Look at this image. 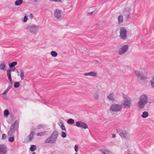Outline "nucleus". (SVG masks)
I'll use <instances>...</instances> for the list:
<instances>
[{
  "label": "nucleus",
  "mask_w": 154,
  "mask_h": 154,
  "mask_svg": "<svg viewBox=\"0 0 154 154\" xmlns=\"http://www.w3.org/2000/svg\"><path fill=\"white\" fill-rule=\"evenodd\" d=\"M74 122V119H70L68 120L67 123L68 124H72Z\"/></svg>",
  "instance_id": "nucleus-30"
},
{
  "label": "nucleus",
  "mask_w": 154,
  "mask_h": 154,
  "mask_svg": "<svg viewBox=\"0 0 154 154\" xmlns=\"http://www.w3.org/2000/svg\"><path fill=\"white\" fill-rule=\"evenodd\" d=\"M20 76L22 80H23L24 79V74L23 69H20Z\"/></svg>",
  "instance_id": "nucleus-26"
},
{
  "label": "nucleus",
  "mask_w": 154,
  "mask_h": 154,
  "mask_svg": "<svg viewBox=\"0 0 154 154\" xmlns=\"http://www.w3.org/2000/svg\"><path fill=\"white\" fill-rule=\"evenodd\" d=\"M122 105L113 103L112 104L110 107V111L112 112H120L122 109Z\"/></svg>",
  "instance_id": "nucleus-5"
},
{
  "label": "nucleus",
  "mask_w": 154,
  "mask_h": 154,
  "mask_svg": "<svg viewBox=\"0 0 154 154\" xmlns=\"http://www.w3.org/2000/svg\"><path fill=\"white\" fill-rule=\"evenodd\" d=\"M8 79H9V80L11 84H12V79L11 78V76L8 77Z\"/></svg>",
  "instance_id": "nucleus-42"
},
{
  "label": "nucleus",
  "mask_w": 154,
  "mask_h": 154,
  "mask_svg": "<svg viewBox=\"0 0 154 154\" xmlns=\"http://www.w3.org/2000/svg\"><path fill=\"white\" fill-rule=\"evenodd\" d=\"M39 26L35 24L28 25L26 27V29L32 34L36 35L39 30Z\"/></svg>",
  "instance_id": "nucleus-3"
},
{
  "label": "nucleus",
  "mask_w": 154,
  "mask_h": 154,
  "mask_svg": "<svg viewBox=\"0 0 154 154\" xmlns=\"http://www.w3.org/2000/svg\"><path fill=\"white\" fill-rule=\"evenodd\" d=\"M107 98L110 101L114 102L115 100V97L114 94L113 93H111L107 96Z\"/></svg>",
  "instance_id": "nucleus-16"
},
{
  "label": "nucleus",
  "mask_w": 154,
  "mask_h": 154,
  "mask_svg": "<svg viewBox=\"0 0 154 154\" xmlns=\"http://www.w3.org/2000/svg\"><path fill=\"white\" fill-rule=\"evenodd\" d=\"M51 54L52 57H57L58 55L57 53L54 51H52L51 52Z\"/></svg>",
  "instance_id": "nucleus-27"
},
{
  "label": "nucleus",
  "mask_w": 154,
  "mask_h": 154,
  "mask_svg": "<svg viewBox=\"0 0 154 154\" xmlns=\"http://www.w3.org/2000/svg\"><path fill=\"white\" fill-rule=\"evenodd\" d=\"M75 126L78 127L82 128L85 129L88 128V125L86 123L79 121L76 122Z\"/></svg>",
  "instance_id": "nucleus-11"
},
{
  "label": "nucleus",
  "mask_w": 154,
  "mask_h": 154,
  "mask_svg": "<svg viewBox=\"0 0 154 154\" xmlns=\"http://www.w3.org/2000/svg\"><path fill=\"white\" fill-rule=\"evenodd\" d=\"M18 123L17 121H15L14 123L12 124L9 131L8 133V136H11L15 132H16L18 134Z\"/></svg>",
  "instance_id": "nucleus-4"
},
{
  "label": "nucleus",
  "mask_w": 154,
  "mask_h": 154,
  "mask_svg": "<svg viewBox=\"0 0 154 154\" xmlns=\"http://www.w3.org/2000/svg\"><path fill=\"white\" fill-rule=\"evenodd\" d=\"M78 145L76 144L75 145L74 147L75 150L76 152H77L78 151Z\"/></svg>",
  "instance_id": "nucleus-40"
},
{
  "label": "nucleus",
  "mask_w": 154,
  "mask_h": 154,
  "mask_svg": "<svg viewBox=\"0 0 154 154\" xmlns=\"http://www.w3.org/2000/svg\"><path fill=\"white\" fill-rule=\"evenodd\" d=\"M120 38L123 40H126L127 38V31L124 27H121L120 29Z\"/></svg>",
  "instance_id": "nucleus-7"
},
{
  "label": "nucleus",
  "mask_w": 154,
  "mask_h": 154,
  "mask_svg": "<svg viewBox=\"0 0 154 154\" xmlns=\"http://www.w3.org/2000/svg\"><path fill=\"white\" fill-rule=\"evenodd\" d=\"M148 101V98L147 95L145 94L142 95L140 96L137 103L138 107L141 109H143L147 104Z\"/></svg>",
  "instance_id": "nucleus-1"
},
{
  "label": "nucleus",
  "mask_w": 154,
  "mask_h": 154,
  "mask_svg": "<svg viewBox=\"0 0 154 154\" xmlns=\"http://www.w3.org/2000/svg\"><path fill=\"white\" fill-rule=\"evenodd\" d=\"M35 129L34 128H32L31 129L30 133L28 136V138L29 139V142L31 141L34 139V136L35 132Z\"/></svg>",
  "instance_id": "nucleus-12"
},
{
  "label": "nucleus",
  "mask_w": 154,
  "mask_h": 154,
  "mask_svg": "<svg viewBox=\"0 0 154 154\" xmlns=\"http://www.w3.org/2000/svg\"><path fill=\"white\" fill-rule=\"evenodd\" d=\"M84 75L85 76H91L96 77L97 76V72H85L84 73Z\"/></svg>",
  "instance_id": "nucleus-17"
},
{
  "label": "nucleus",
  "mask_w": 154,
  "mask_h": 154,
  "mask_svg": "<svg viewBox=\"0 0 154 154\" xmlns=\"http://www.w3.org/2000/svg\"><path fill=\"white\" fill-rule=\"evenodd\" d=\"M20 84L19 82H16L14 84V87L15 88H18L20 86Z\"/></svg>",
  "instance_id": "nucleus-33"
},
{
  "label": "nucleus",
  "mask_w": 154,
  "mask_h": 154,
  "mask_svg": "<svg viewBox=\"0 0 154 154\" xmlns=\"http://www.w3.org/2000/svg\"><path fill=\"white\" fill-rule=\"evenodd\" d=\"M33 17V16L32 14H30L29 15V18L31 19H32V18Z\"/></svg>",
  "instance_id": "nucleus-43"
},
{
  "label": "nucleus",
  "mask_w": 154,
  "mask_h": 154,
  "mask_svg": "<svg viewBox=\"0 0 154 154\" xmlns=\"http://www.w3.org/2000/svg\"><path fill=\"white\" fill-rule=\"evenodd\" d=\"M23 2V0H17L15 2V4L16 6H19Z\"/></svg>",
  "instance_id": "nucleus-22"
},
{
  "label": "nucleus",
  "mask_w": 154,
  "mask_h": 154,
  "mask_svg": "<svg viewBox=\"0 0 154 154\" xmlns=\"http://www.w3.org/2000/svg\"><path fill=\"white\" fill-rule=\"evenodd\" d=\"M7 152L5 146L4 144H0V154H5Z\"/></svg>",
  "instance_id": "nucleus-14"
},
{
  "label": "nucleus",
  "mask_w": 154,
  "mask_h": 154,
  "mask_svg": "<svg viewBox=\"0 0 154 154\" xmlns=\"http://www.w3.org/2000/svg\"><path fill=\"white\" fill-rule=\"evenodd\" d=\"M32 154H35V152H33Z\"/></svg>",
  "instance_id": "nucleus-53"
},
{
  "label": "nucleus",
  "mask_w": 154,
  "mask_h": 154,
  "mask_svg": "<svg viewBox=\"0 0 154 154\" xmlns=\"http://www.w3.org/2000/svg\"><path fill=\"white\" fill-rule=\"evenodd\" d=\"M112 138H114L116 137V135L114 134H112Z\"/></svg>",
  "instance_id": "nucleus-47"
},
{
  "label": "nucleus",
  "mask_w": 154,
  "mask_h": 154,
  "mask_svg": "<svg viewBox=\"0 0 154 154\" xmlns=\"http://www.w3.org/2000/svg\"><path fill=\"white\" fill-rule=\"evenodd\" d=\"M124 16H125L126 20H128L129 18V13H127L126 14H124Z\"/></svg>",
  "instance_id": "nucleus-38"
},
{
  "label": "nucleus",
  "mask_w": 154,
  "mask_h": 154,
  "mask_svg": "<svg viewBox=\"0 0 154 154\" xmlns=\"http://www.w3.org/2000/svg\"><path fill=\"white\" fill-rule=\"evenodd\" d=\"M17 72L18 73L17 75H18V76H19V74H18V73H19V71H17Z\"/></svg>",
  "instance_id": "nucleus-50"
},
{
  "label": "nucleus",
  "mask_w": 154,
  "mask_h": 154,
  "mask_svg": "<svg viewBox=\"0 0 154 154\" xmlns=\"http://www.w3.org/2000/svg\"><path fill=\"white\" fill-rule=\"evenodd\" d=\"M11 86H9L8 88H7L6 89V90H7L8 91L11 88Z\"/></svg>",
  "instance_id": "nucleus-46"
},
{
  "label": "nucleus",
  "mask_w": 154,
  "mask_h": 154,
  "mask_svg": "<svg viewBox=\"0 0 154 154\" xmlns=\"http://www.w3.org/2000/svg\"><path fill=\"white\" fill-rule=\"evenodd\" d=\"M8 91H7V90H6L2 94V95H4Z\"/></svg>",
  "instance_id": "nucleus-45"
},
{
  "label": "nucleus",
  "mask_w": 154,
  "mask_h": 154,
  "mask_svg": "<svg viewBox=\"0 0 154 154\" xmlns=\"http://www.w3.org/2000/svg\"><path fill=\"white\" fill-rule=\"evenodd\" d=\"M36 149V146L35 145H31L30 148V150L32 151L33 152Z\"/></svg>",
  "instance_id": "nucleus-29"
},
{
  "label": "nucleus",
  "mask_w": 154,
  "mask_h": 154,
  "mask_svg": "<svg viewBox=\"0 0 154 154\" xmlns=\"http://www.w3.org/2000/svg\"><path fill=\"white\" fill-rule=\"evenodd\" d=\"M118 23L119 24L123 22V16L122 15H120L118 17Z\"/></svg>",
  "instance_id": "nucleus-18"
},
{
  "label": "nucleus",
  "mask_w": 154,
  "mask_h": 154,
  "mask_svg": "<svg viewBox=\"0 0 154 154\" xmlns=\"http://www.w3.org/2000/svg\"><path fill=\"white\" fill-rule=\"evenodd\" d=\"M51 1H54L55 2H61V0H50Z\"/></svg>",
  "instance_id": "nucleus-48"
},
{
  "label": "nucleus",
  "mask_w": 154,
  "mask_h": 154,
  "mask_svg": "<svg viewBox=\"0 0 154 154\" xmlns=\"http://www.w3.org/2000/svg\"><path fill=\"white\" fill-rule=\"evenodd\" d=\"M17 64V62L16 61H14L12 62L11 63L9 64V67L10 69H11L12 67L13 68L14 67V66Z\"/></svg>",
  "instance_id": "nucleus-20"
},
{
  "label": "nucleus",
  "mask_w": 154,
  "mask_h": 154,
  "mask_svg": "<svg viewBox=\"0 0 154 154\" xmlns=\"http://www.w3.org/2000/svg\"><path fill=\"white\" fill-rule=\"evenodd\" d=\"M8 141L10 142H13L14 141V138L13 137H11L8 138Z\"/></svg>",
  "instance_id": "nucleus-32"
},
{
  "label": "nucleus",
  "mask_w": 154,
  "mask_h": 154,
  "mask_svg": "<svg viewBox=\"0 0 154 154\" xmlns=\"http://www.w3.org/2000/svg\"><path fill=\"white\" fill-rule=\"evenodd\" d=\"M6 66L4 62L2 63L0 65V69L1 70L5 71L6 70Z\"/></svg>",
  "instance_id": "nucleus-21"
},
{
  "label": "nucleus",
  "mask_w": 154,
  "mask_h": 154,
  "mask_svg": "<svg viewBox=\"0 0 154 154\" xmlns=\"http://www.w3.org/2000/svg\"><path fill=\"white\" fill-rule=\"evenodd\" d=\"M54 18L57 19H61L63 16V12L61 10L58 9L54 11Z\"/></svg>",
  "instance_id": "nucleus-8"
},
{
  "label": "nucleus",
  "mask_w": 154,
  "mask_h": 154,
  "mask_svg": "<svg viewBox=\"0 0 154 154\" xmlns=\"http://www.w3.org/2000/svg\"><path fill=\"white\" fill-rule=\"evenodd\" d=\"M7 137L6 135L4 134H2V138L3 140L5 139Z\"/></svg>",
  "instance_id": "nucleus-41"
},
{
  "label": "nucleus",
  "mask_w": 154,
  "mask_h": 154,
  "mask_svg": "<svg viewBox=\"0 0 154 154\" xmlns=\"http://www.w3.org/2000/svg\"><path fill=\"white\" fill-rule=\"evenodd\" d=\"M33 0L34 1V2H36L38 1V0Z\"/></svg>",
  "instance_id": "nucleus-52"
},
{
  "label": "nucleus",
  "mask_w": 154,
  "mask_h": 154,
  "mask_svg": "<svg viewBox=\"0 0 154 154\" xmlns=\"http://www.w3.org/2000/svg\"><path fill=\"white\" fill-rule=\"evenodd\" d=\"M58 135V131H55L52 134L51 136L46 139L45 143H54L56 141Z\"/></svg>",
  "instance_id": "nucleus-2"
},
{
  "label": "nucleus",
  "mask_w": 154,
  "mask_h": 154,
  "mask_svg": "<svg viewBox=\"0 0 154 154\" xmlns=\"http://www.w3.org/2000/svg\"><path fill=\"white\" fill-rule=\"evenodd\" d=\"M148 112L146 111H144L143 112L141 117L143 118H146L148 117Z\"/></svg>",
  "instance_id": "nucleus-23"
},
{
  "label": "nucleus",
  "mask_w": 154,
  "mask_h": 154,
  "mask_svg": "<svg viewBox=\"0 0 154 154\" xmlns=\"http://www.w3.org/2000/svg\"><path fill=\"white\" fill-rule=\"evenodd\" d=\"M45 127V126L44 125H38L37 126L35 129V130L36 129H39L43 128Z\"/></svg>",
  "instance_id": "nucleus-28"
},
{
  "label": "nucleus",
  "mask_w": 154,
  "mask_h": 154,
  "mask_svg": "<svg viewBox=\"0 0 154 154\" xmlns=\"http://www.w3.org/2000/svg\"><path fill=\"white\" fill-rule=\"evenodd\" d=\"M4 113L5 116H7L9 115V112L7 109H5L4 111Z\"/></svg>",
  "instance_id": "nucleus-34"
},
{
  "label": "nucleus",
  "mask_w": 154,
  "mask_h": 154,
  "mask_svg": "<svg viewBox=\"0 0 154 154\" xmlns=\"http://www.w3.org/2000/svg\"><path fill=\"white\" fill-rule=\"evenodd\" d=\"M9 70H11V71H13L14 72L15 71V67H13V68L12 67L11 69H9Z\"/></svg>",
  "instance_id": "nucleus-44"
},
{
  "label": "nucleus",
  "mask_w": 154,
  "mask_h": 154,
  "mask_svg": "<svg viewBox=\"0 0 154 154\" xmlns=\"http://www.w3.org/2000/svg\"><path fill=\"white\" fill-rule=\"evenodd\" d=\"M27 17L26 15H25L24 17L23 22L24 23L26 22L27 20Z\"/></svg>",
  "instance_id": "nucleus-39"
},
{
  "label": "nucleus",
  "mask_w": 154,
  "mask_h": 154,
  "mask_svg": "<svg viewBox=\"0 0 154 154\" xmlns=\"http://www.w3.org/2000/svg\"><path fill=\"white\" fill-rule=\"evenodd\" d=\"M11 9L14 12H16L17 11V9L15 6H13L11 7Z\"/></svg>",
  "instance_id": "nucleus-37"
},
{
  "label": "nucleus",
  "mask_w": 154,
  "mask_h": 154,
  "mask_svg": "<svg viewBox=\"0 0 154 154\" xmlns=\"http://www.w3.org/2000/svg\"><path fill=\"white\" fill-rule=\"evenodd\" d=\"M94 61L96 63H99V61L98 60H94Z\"/></svg>",
  "instance_id": "nucleus-49"
},
{
  "label": "nucleus",
  "mask_w": 154,
  "mask_h": 154,
  "mask_svg": "<svg viewBox=\"0 0 154 154\" xmlns=\"http://www.w3.org/2000/svg\"><path fill=\"white\" fill-rule=\"evenodd\" d=\"M45 132H40L38 133H37V135L38 136H42L45 134Z\"/></svg>",
  "instance_id": "nucleus-31"
},
{
  "label": "nucleus",
  "mask_w": 154,
  "mask_h": 154,
  "mask_svg": "<svg viewBox=\"0 0 154 154\" xmlns=\"http://www.w3.org/2000/svg\"><path fill=\"white\" fill-rule=\"evenodd\" d=\"M117 132L122 138H128L129 137L128 134L126 131L120 129L117 130Z\"/></svg>",
  "instance_id": "nucleus-9"
},
{
  "label": "nucleus",
  "mask_w": 154,
  "mask_h": 154,
  "mask_svg": "<svg viewBox=\"0 0 154 154\" xmlns=\"http://www.w3.org/2000/svg\"><path fill=\"white\" fill-rule=\"evenodd\" d=\"M129 48L128 45H125L122 46L119 50L118 54L120 55H124L128 51Z\"/></svg>",
  "instance_id": "nucleus-10"
},
{
  "label": "nucleus",
  "mask_w": 154,
  "mask_h": 154,
  "mask_svg": "<svg viewBox=\"0 0 154 154\" xmlns=\"http://www.w3.org/2000/svg\"><path fill=\"white\" fill-rule=\"evenodd\" d=\"M135 73L138 79L142 80H145L146 79V76L143 75L141 72L138 71H135Z\"/></svg>",
  "instance_id": "nucleus-13"
},
{
  "label": "nucleus",
  "mask_w": 154,
  "mask_h": 154,
  "mask_svg": "<svg viewBox=\"0 0 154 154\" xmlns=\"http://www.w3.org/2000/svg\"><path fill=\"white\" fill-rule=\"evenodd\" d=\"M59 126L61 128L62 130L64 131L65 132L66 131V129L63 122H60L59 124Z\"/></svg>",
  "instance_id": "nucleus-19"
},
{
  "label": "nucleus",
  "mask_w": 154,
  "mask_h": 154,
  "mask_svg": "<svg viewBox=\"0 0 154 154\" xmlns=\"http://www.w3.org/2000/svg\"><path fill=\"white\" fill-rule=\"evenodd\" d=\"M150 81L151 87L152 88L154 89V76H153L152 77Z\"/></svg>",
  "instance_id": "nucleus-25"
},
{
  "label": "nucleus",
  "mask_w": 154,
  "mask_h": 154,
  "mask_svg": "<svg viewBox=\"0 0 154 154\" xmlns=\"http://www.w3.org/2000/svg\"><path fill=\"white\" fill-rule=\"evenodd\" d=\"M94 98L95 100H97L99 97V94L98 92H96L94 93L93 95Z\"/></svg>",
  "instance_id": "nucleus-24"
},
{
  "label": "nucleus",
  "mask_w": 154,
  "mask_h": 154,
  "mask_svg": "<svg viewBox=\"0 0 154 154\" xmlns=\"http://www.w3.org/2000/svg\"><path fill=\"white\" fill-rule=\"evenodd\" d=\"M7 73L8 77L11 76V70H7Z\"/></svg>",
  "instance_id": "nucleus-35"
},
{
  "label": "nucleus",
  "mask_w": 154,
  "mask_h": 154,
  "mask_svg": "<svg viewBox=\"0 0 154 154\" xmlns=\"http://www.w3.org/2000/svg\"><path fill=\"white\" fill-rule=\"evenodd\" d=\"M101 154H111L110 151L107 148H102L99 150Z\"/></svg>",
  "instance_id": "nucleus-15"
},
{
  "label": "nucleus",
  "mask_w": 154,
  "mask_h": 154,
  "mask_svg": "<svg viewBox=\"0 0 154 154\" xmlns=\"http://www.w3.org/2000/svg\"><path fill=\"white\" fill-rule=\"evenodd\" d=\"M123 97L125 100L123 104L124 107L127 109L129 108L131 103V99L130 97L126 95H124Z\"/></svg>",
  "instance_id": "nucleus-6"
},
{
  "label": "nucleus",
  "mask_w": 154,
  "mask_h": 154,
  "mask_svg": "<svg viewBox=\"0 0 154 154\" xmlns=\"http://www.w3.org/2000/svg\"><path fill=\"white\" fill-rule=\"evenodd\" d=\"M74 154H77V153H75Z\"/></svg>",
  "instance_id": "nucleus-54"
},
{
  "label": "nucleus",
  "mask_w": 154,
  "mask_h": 154,
  "mask_svg": "<svg viewBox=\"0 0 154 154\" xmlns=\"http://www.w3.org/2000/svg\"><path fill=\"white\" fill-rule=\"evenodd\" d=\"M61 136L63 138H65L66 137V134L65 132L62 131L61 133Z\"/></svg>",
  "instance_id": "nucleus-36"
},
{
  "label": "nucleus",
  "mask_w": 154,
  "mask_h": 154,
  "mask_svg": "<svg viewBox=\"0 0 154 154\" xmlns=\"http://www.w3.org/2000/svg\"><path fill=\"white\" fill-rule=\"evenodd\" d=\"M93 13V12H91V13H89V14H90V15H91Z\"/></svg>",
  "instance_id": "nucleus-51"
}]
</instances>
